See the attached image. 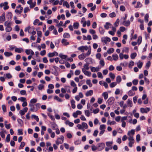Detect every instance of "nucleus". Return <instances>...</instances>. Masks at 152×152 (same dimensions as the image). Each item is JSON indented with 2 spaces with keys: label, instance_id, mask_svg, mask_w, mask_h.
<instances>
[{
  "label": "nucleus",
  "instance_id": "nucleus-1",
  "mask_svg": "<svg viewBox=\"0 0 152 152\" xmlns=\"http://www.w3.org/2000/svg\"><path fill=\"white\" fill-rule=\"evenodd\" d=\"M29 106L30 107V110L33 112H36L40 108V104L37 103L35 104H29Z\"/></svg>",
  "mask_w": 152,
  "mask_h": 152
},
{
  "label": "nucleus",
  "instance_id": "nucleus-2",
  "mask_svg": "<svg viewBox=\"0 0 152 152\" xmlns=\"http://www.w3.org/2000/svg\"><path fill=\"white\" fill-rule=\"evenodd\" d=\"M101 41L102 42L107 44V42H110V41L111 39L110 38L106 37H102L101 39Z\"/></svg>",
  "mask_w": 152,
  "mask_h": 152
},
{
  "label": "nucleus",
  "instance_id": "nucleus-3",
  "mask_svg": "<svg viewBox=\"0 0 152 152\" xmlns=\"http://www.w3.org/2000/svg\"><path fill=\"white\" fill-rule=\"evenodd\" d=\"M8 3L7 2H5L3 3H1L0 4V7L1 8L3 7L4 6V9L5 10H7L9 9V7L8 5Z\"/></svg>",
  "mask_w": 152,
  "mask_h": 152
},
{
  "label": "nucleus",
  "instance_id": "nucleus-4",
  "mask_svg": "<svg viewBox=\"0 0 152 152\" xmlns=\"http://www.w3.org/2000/svg\"><path fill=\"white\" fill-rule=\"evenodd\" d=\"M78 50L81 51L82 52H84V50H87L88 49V47L87 46H81L78 47L77 48Z\"/></svg>",
  "mask_w": 152,
  "mask_h": 152
},
{
  "label": "nucleus",
  "instance_id": "nucleus-5",
  "mask_svg": "<svg viewBox=\"0 0 152 152\" xmlns=\"http://www.w3.org/2000/svg\"><path fill=\"white\" fill-rule=\"evenodd\" d=\"M98 148L99 151H101L104 148L105 145L104 143H100L98 144Z\"/></svg>",
  "mask_w": 152,
  "mask_h": 152
},
{
  "label": "nucleus",
  "instance_id": "nucleus-6",
  "mask_svg": "<svg viewBox=\"0 0 152 152\" xmlns=\"http://www.w3.org/2000/svg\"><path fill=\"white\" fill-rule=\"evenodd\" d=\"M150 110V109L148 107H146L145 108H141L140 109V111L142 113H147Z\"/></svg>",
  "mask_w": 152,
  "mask_h": 152
},
{
  "label": "nucleus",
  "instance_id": "nucleus-7",
  "mask_svg": "<svg viewBox=\"0 0 152 152\" xmlns=\"http://www.w3.org/2000/svg\"><path fill=\"white\" fill-rule=\"evenodd\" d=\"M108 104L110 105H112L114 102V98L113 97L110 98L107 101Z\"/></svg>",
  "mask_w": 152,
  "mask_h": 152
},
{
  "label": "nucleus",
  "instance_id": "nucleus-8",
  "mask_svg": "<svg viewBox=\"0 0 152 152\" xmlns=\"http://www.w3.org/2000/svg\"><path fill=\"white\" fill-rule=\"evenodd\" d=\"M5 20V13L4 12L2 13V15L1 16L0 18V22L2 23Z\"/></svg>",
  "mask_w": 152,
  "mask_h": 152
},
{
  "label": "nucleus",
  "instance_id": "nucleus-9",
  "mask_svg": "<svg viewBox=\"0 0 152 152\" xmlns=\"http://www.w3.org/2000/svg\"><path fill=\"white\" fill-rule=\"evenodd\" d=\"M82 71L85 75H87L88 76H91V72L86 70L83 68L82 69Z\"/></svg>",
  "mask_w": 152,
  "mask_h": 152
},
{
  "label": "nucleus",
  "instance_id": "nucleus-10",
  "mask_svg": "<svg viewBox=\"0 0 152 152\" xmlns=\"http://www.w3.org/2000/svg\"><path fill=\"white\" fill-rule=\"evenodd\" d=\"M91 68V71L92 72H98L99 70V67L96 68L94 67H90Z\"/></svg>",
  "mask_w": 152,
  "mask_h": 152
},
{
  "label": "nucleus",
  "instance_id": "nucleus-11",
  "mask_svg": "<svg viewBox=\"0 0 152 152\" xmlns=\"http://www.w3.org/2000/svg\"><path fill=\"white\" fill-rule=\"evenodd\" d=\"M86 55L85 54L82 53L78 57L80 60H83L86 57Z\"/></svg>",
  "mask_w": 152,
  "mask_h": 152
},
{
  "label": "nucleus",
  "instance_id": "nucleus-12",
  "mask_svg": "<svg viewBox=\"0 0 152 152\" xmlns=\"http://www.w3.org/2000/svg\"><path fill=\"white\" fill-rule=\"evenodd\" d=\"M130 22L129 20H124L123 22V25L126 26H129L130 24Z\"/></svg>",
  "mask_w": 152,
  "mask_h": 152
},
{
  "label": "nucleus",
  "instance_id": "nucleus-13",
  "mask_svg": "<svg viewBox=\"0 0 152 152\" xmlns=\"http://www.w3.org/2000/svg\"><path fill=\"white\" fill-rule=\"evenodd\" d=\"M61 42L64 45H66L69 44V42H67V40L65 39H63Z\"/></svg>",
  "mask_w": 152,
  "mask_h": 152
},
{
  "label": "nucleus",
  "instance_id": "nucleus-14",
  "mask_svg": "<svg viewBox=\"0 0 152 152\" xmlns=\"http://www.w3.org/2000/svg\"><path fill=\"white\" fill-rule=\"evenodd\" d=\"M112 25L109 23L107 22L106 23L105 25H104V27L106 29H108Z\"/></svg>",
  "mask_w": 152,
  "mask_h": 152
},
{
  "label": "nucleus",
  "instance_id": "nucleus-15",
  "mask_svg": "<svg viewBox=\"0 0 152 152\" xmlns=\"http://www.w3.org/2000/svg\"><path fill=\"white\" fill-rule=\"evenodd\" d=\"M93 90H90L86 92V96H89L93 94Z\"/></svg>",
  "mask_w": 152,
  "mask_h": 152
},
{
  "label": "nucleus",
  "instance_id": "nucleus-16",
  "mask_svg": "<svg viewBox=\"0 0 152 152\" xmlns=\"http://www.w3.org/2000/svg\"><path fill=\"white\" fill-rule=\"evenodd\" d=\"M23 51V49L22 48H16L15 49V51L16 52L20 53Z\"/></svg>",
  "mask_w": 152,
  "mask_h": 152
},
{
  "label": "nucleus",
  "instance_id": "nucleus-17",
  "mask_svg": "<svg viewBox=\"0 0 152 152\" xmlns=\"http://www.w3.org/2000/svg\"><path fill=\"white\" fill-rule=\"evenodd\" d=\"M102 95L104 96V98L105 99H107L108 98V94L107 92H104L103 93Z\"/></svg>",
  "mask_w": 152,
  "mask_h": 152
},
{
  "label": "nucleus",
  "instance_id": "nucleus-18",
  "mask_svg": "<svg viewBox=\"0 0 152 152\" xmlns=\"http://www.w3.org/2000/svg\"><path fill=\"white\" fill-rule=\"evenodd\" d=\"M72 107L73 109H74L75 107V102L72 99L71 101Z\"/></svg>",
  "mask_w": 152,
  "mask_h": 152
},
{
  "label": "nucleus",
  "instance_id": "nucleus-19",
  "mask_svg": "<svg viewBox=\"0 0 152 152\" xmlns=\"http://www.w3.org/2000/svg\"><path fill=\"white\" fill-rule=\"evenodd\" d=\"M4 54V55L7 57H9L10 56L12 55L13 54L11 52H5Z\"/></svg>",
  "mask_w": 152,
  "mask_h": 152
},
{
  "label": "nucleus",
  "instance_id": "nucleus-20",
  "mask_svg": "<svg viewBox=\"0 0 152 152\" xmlns=\"http://www.w3.org/2000/svg\"><path fill=\"white\" fill-rule=\"evenodd\" d=\"M11 24L12 23L11 22H8L7 21L5 22L4 23V26L6 27H11Z\"/></svg>",
  "mask_w": 152,
  "mask_h": 152
},
{
  "label": "nucleus",
  "instance_id": "nucleus-21",
  "mask_svg": "<svg viewBox=\"0 0 152 152\" xmlns=\"http://www.w3.org/2000/svg\"><path fill=\"white\" fill-rule=\"evenodd\" d=\"M128 106L129 107H131L132 106V102L130 100L128 99L127 101Z\"/></svg>",
  "mask_w": 152,
  "mask_h": 152
},
{
  "label": "nucleus",
  "instance_id": "nucleus-22",
  "mask_svg": "<svg viewBox=\"0 0 152 152\" xmlns=\"http://www.w3.org/2000/svg\"><path fill=\"white\" fill-rule=\"evenodd\" d=\"M79 24L77 22H76L74 23L73 27L75 29H77L79 28Z\"/></svg>",
  "mask_w": 152,
  "mask_h": 152
},
{
  "label": "nucleus",
  "instance_id": "nucleus-23",
  "mask_svg": "<svg viewBox=\"0 0 152 152\" xmlns=\"http://www.w3.org/2000/svg\"><path fill=\"white\" fill-rule=\"evenodd\" d=\"M128 95L129 96H133L134 94V92L132 90H130L128 92Z\"/></svg>",
  "mask_w": 152,
  "mask_h": 152
},
{
  "label": "nucleus",
  "instance_id": "nucleus-24",
  "mask_svg": "<svg viewBox=\"0 0 152 152\" xmlns=\"http://www.w3.org/2000/svg\"><path fill=\"white\" fill-rule=\"evenodd\" d=\"M142 6V4H141L140 2L138 1L137 2V5L136 6H135V7L136 8H138L141 7Z\"/></svg>",
  "mask_w": 152,
  "mask_h": 152
},
{
  "label": "nucleus",
  "instance_id": "nucleus-25",
  "mask_svg": "<svg viewBox=\"0 0 152 152\" xmlns=\"http://www.w3.org/2000/svg\"><path fill=\"white\" fill-rule=\"evenodd\" d=\"M114 48H111L107 50V53L109 54L112 53L114 51Z\"/></svg>",
  "mask_w": 152,
  "mask_h": 152
},
{
  "label": "nucleus",
  "instance_id": "nucleus-26",
  "mask_svg": "<svg viewBox=\"0 0 152 152\" xmlns=\"http://www.w3.org/2000/svg\"><path fill=\"white\" fill-rule=\"evenodd\" d=\"M59 56L62 59H66L67 56L66 55H63L62 54H59Z\"/></svg>",
  "mask_w": 152,
  "mask_h": 152
},
{
  "label": "nucleus",
  "instance_id": "nucleus-27",
  "mask_svg": "<svg viewBox=\"0 0 152 152\" xmlns=\"http://www.w3.org/2000/svg\"><path fill=\"white\" fill-rule=\"evenodd\" d=\"M134 62L133 61H131L129 64V68H132V66H134Z\"/></svg>",
  "mask_w": 152,
  "mask_h": 152
},
{
  "label": "nucleus",
  "instance_id": "nucleus-28",
  "mask_svg": "<svg viewBox=\"0 0 152 152\" xmlns=\"http://www.w3.org/2000/svg\"><path fill=\"white\" fill-rule=\"evenodd\" d=\"M112 57L113 58V59L115 61L118 60V57L117 54H115L112 55Z\"/></svg>",
  "mask_w": 152,
  "mask_h": 152
},
{
  "label": "nucleus",
  "instance_id": "nucleus-29",
  "mask_svg": "<svg viewBox=\"0 0 152 152\" xmlns=\"http://www.w3.org/2000/svg\"><path fill=\"white\" fill-rule=\"evenodd\" d=\"M23 9V8L21 7L20 10H18L16 9L15 10V12L16 13H19L20 14L22 12Z\"/></svg>",
  "mask_w": 152,
  "mask_h": 152
},
{
  "label": "nucleus",
  "instance_id": "nucleus-30",
  "mask_svg": "<svg viewBox=\"0 0 152 152\" xmlns=\"http://www.w3.org/2000/svg\"><path fill=\"white\" fill-rule=\"evenodd\" d=\"M86 84L88 85L90 87H91L92 86V84L91 83V80H87L86 81Z\"/></svg>",
  "mask_w": 152,
  "mask_h": 152
},
{
  "label": "nucleus",
  "instance_id": "nucleus-31",
  "mask_svg": "<svg viewBox=\"0 0 152 152\" xmlns=\"http://www.w3.org/2000/svg\"><path fill=\"white\" fill-rule=\"evenodd\" d=\"M89 65V63H86L84 65V69L85 70H88L89 69L88 66Z\"/></svg>",
  "mask_w": 152,
  "mask_h": 152
},
{
  "label": "nucleus",
  "instance_id": "nucleus-32",
  "mask_svg": "<svg viewBox=\"0 0 152 152\" xmlns=\"http://www.w3.org/2000/svg\"><path fill=\"white\" fill-rule=\"evenodd\" d=\"M137 56V54L135 53H134L131 54L130 56L132 59H133L135 58Z\"/></svg>",
  "mask_w": 152,
  "mask_h": 152
},
{
  "label": "nucleus",
  "instance_id": "nucleus-33",
  "mask_svg": "<svg viewBox=\"0 0 152 152\" xmlns=\"http://www.w3.org/2000/svg\"><path fill=\"white\" fill-rule=\"evenodd\" d=\"M63 37L64 38H69L70 37V35L69 33H65L64 34Z\"/></svg>",
  "mask_w": 152,
  "mask_h": 152
},
{
  "label": "nucleus",
  "instance_id": "nucleus-34",
  "mask_svg": "<svg viewBox=\"0 0 152 152\" xmlns=\"http://www.w3.org/2000/svg\"><path fill=\"white\" fill-rule=\"evenodd\" d=\"M37 101V100L36 99H32L30 101V103L31 104H34L36 103Z\"/></svg>",
  "mask_w": 152,
  "mask_h": 152
},
{
  "label": "nucleus",
  "instance_id": "nucleus-35",
  "mask_svg": "<svg viewBox=\"0 0 152 152\" xmlns=\"http://www.w3.org/2000/svg\"><path fill=\"white\" fill-rule=\"evenodd\" d=\"M63 6H65L67 8H69V5L68 2L66 1H64L63 3Z\"/></svg>",
  "mask_w": 152,
  "mask_h": 152
},
{
  "label": "nucleus",
  "instance_id": "nucleus-36",
  "mask_svg": "<svg viewBox=\"0 0 152 152\" xmlns=\"http://www.w3.org/2000/svg\"><path fill=\"white\" fill-rule=\"evenodd\" d=\"M142 42V37L141 36H139L137 40V43L138 45H140Z\"/></svg>",
  "mask_w": 152,
  "mask_h": 152
},
{
  "label": "nucleus",
  "instance_id": "nucleus-37",
  "mask_svg": "<svg viewBox=\"0 0 152 152\" xmlns=\"http://www.w3.org/2000/svg\"><path fill=\"white\" fill-rule=\"evenodd\" d=\"M32 117L36 120L38 122L39 121V118L38 116L35 115H32Z\"/></svg>",
  "mask_w": 152,
  "mask_h": 152
},
{
  "label": "nucleus",
  "instance_id": "nucleus-38",
  "mask_svg": "<svg viewBox=\"0 0 152 152\" xmlns=\"http://www.w3.org/2000/svg\"><path fill=\"white\" fill-rule=\"evenodd\" d=\"M5 30L7 32H10L12 30V28L11 27H6L5 28Z\"/></svg>",
  "mask_w": 152,
  "mask_h": 152
},
{
  "label": "nucleus",
  "instance_id": "nucleus-39",
  "mask_svg": "<svg viewBox=\"0 0 152 152\" xmlns=\"http://www.w3.org/2000/svg\"><path fill=\"white\" fill-rule=\"evenodd\" d=\"M121 80V78L120 76H118L116 77V81L118 83H120Z\"/></svg>",
  "mask_w": 152,
  "mask_h": 152
},
{
  "label": "nucleus",
  "instance_id": "nucleus-40",
  "mask_svg": "<svg viewBox=\"0 0 152 152\" xmlns=\"http://www.w3.org/2000/svg\"><path fill=\"white\" fill-rule=\"evenodd\" d=\"M99 30L100 33L101 34H103L104 32V30L103 28L101 27L99 28Z\"/></svg>",
  "mask_w": 152,
  "mask_h": 152
},
{
  "label": "nucleus",
  "instance_id": "nucleus-41",
  "mask_svg": "<svg viewBox=\"0 0 152 152\" xmlns=\"http://www.w3.org/2000/svg\"><path fill=\"white\" fill-rule=\"evenodd\" d=\"M116 84L117 83L116 82H112L110 84V87L113 88L116 85Z\"/></svg>",
  "mask_w": 152,
  "mask_h": 152
},
{
  "label": "nucleus",
  "instance_id": "nucleus-42",
  "mask_svg": "<svg viewBox=\"0 0 152 152\" xmlns=\"http://www.w3.org/2000/svg\"><path fill=\"white\" fill-rule=\"evenodd\" d=\"M142 62H139L137 63V66L140 69L142 67Z\"/></svg>",
  "mask_w": 152,
  "mask_h": 152
},
{
  "label": "nucleus",
  "instance_id": "nucleus-43",
  "mask_svg": "<svg viewBox=\"0 0 152 152\" xmlns=\"http://www.w3.org/2000/svg\"><path fill=\"white\" fill-rule=\"evenodd\" d=\"M109 16L111 18H113L116 16V14L115 12H113L109 15Z\"/></svg>",
  "mask_w": 152,
  "mask_h": 152
},
{
  "label": "nucleus",
  "instance_id": "nucleus-44",
  "mask_svg": "<svg viewBox=\"0 0 152 152\" xmlns=\"http://www.w3.org/2000/svg\"><path fill=\"white\" fill-rule=\"evenodd\" d=\"M12 16V15L11 12H8L7 14V17H8V18H11Z\"/></svg>",
  "mask_w": 152,
  "mask_h": 152
},
{
  "label": "nucleus",
  "instance_id": "nucleus-45",
  "mask_svg": "<svg viewBox=\"0 0 152 152\" xmlns=\"http://www.w3.org/2000/svg\"><path fill=\"white\" fill-rule=\"evenodd\" d=\"M82 125L86 129H87L88 128V126L86 123L85 122H83Z\"/></svg>",
  "mask_w": 152,
  "mask_h": 152
},
{
  "label": "nucleus",
  "instance_id": "nucleus-46",
  "mask_svg": "<svg viewBox=\"0 0 152 152\" xmlns=\"http://www.w3.org/2000/svg\"><path fill=\"white\" fill-rule=\"evenodd\" d=\"M109 76L111 79H113L115 78V77L114 74L112 73H110L109 74Z\"/></svg>",
  "mask_w": 152,
  "mask_h": 152
},
{
  "label": "nucleus",
  "instance_id": "nucleus-47",
  "mask_svg": "<svg viewBox=\"0 0 152 152\" xmlns=\"http://www.w3.org/2000/svg\"><path fill=\"white\" fill-rule=\"evenodd\" d=\"M18 100L20 101L21 102H24L26 100V98L23 97H21L18 98Z\"/></svg>",
  "mask_w": 152,
  "mask_h": 152
},
{
  "label": "nucleus",
  "instance_id": "nucleus-48",
  "mask_svg": "<svg viewBox=\"0 0 152 152\" xmlns=\"http://www.w3.org/2000/svg\"><path fill=\"white\" fill-rule=\"evenodd\" d=\"M140 140V136L139 134H138L136 136V140L138 142Z\"/></svg>",
  "mask_w": 152,
  "mask_h": 152
},
{
  "label": "nucleus",
  "instance_id": "nucleus-49",
  "mask_svg": "<svg viewBox=\"0 0 152 152\" xmlns=\"http://www.w3.org/2000/svg\"><path fill=\"white\" fill-rule=\"evenodd\" d=\"M10 140V135L8 134L7 135L6 138V141L7 142H9Z\"/></svg>",
  "mask_w": 152,
  "mask_h": 152
},
{
  "label": "nucleus",
  "instance_id": "nucleus-50",
  "mask_svg": "<svg viewBox=\"0 0 152 152\" xmlns=\"http://www.w3.org/2000/svg\"><path fill=\"white\" fill-rule=\"evenodd\" d=\"M55 56V54L54 52L52 53H49L48 54V56L49 57L51 58Z\"/></svg>",
  "mask_w": 152,
  "mask_h": 152
},
{
  "label": "nucleus",
  "instance_id": "nucleus-51",
  "mask_svg": "<svg viewBox=\"0 0 152 152\" xmlns=\"http://www.w3.org/2000/svg\"><path fill=\"white\" fill-rule=\"evenodd\" d=\"M149 16L148 14H147L145 16V20L147 22L148 21V18Z\"/></svg>",
  "mask_w": 152,
  "mask_h": 152
},
{
  "label": "nucleus",
  "instance_id": "nucleus-52",
  "mask_svg": "<svg viewBox=\"0 0 152 152\" xmlns=\"http://www.w3.org/2000/svg\"><path fill=\"white\" fill-rule=\"evenodd\" d=\"M38 37H42V32L40 31H37V32Z\"/></svg>",
  "mask_w": 152,
  "mask_h": 152
},
{
  "label": "nucleus",
  "instance_id": "nucleus-53",
  "mask_svg": "<svg viewBox=\"0 0 152 152\" xmlns=\"http://www.w3.org/2000/svg\"><path fill=\"white\" fill-rule=\"evenodd\" d=\"M6 76L8 79H10L12 77V75L10 73L6 74Z\"/></svg>",
  "mask_w": 152,
  "mask_h": 152
},
{
  "label": "nucleus",
  "instance_id": "nucleus-54",
  "mask_svg": "<svg viewBox=\"0 0 152 152\" xmlns=\"http://www.w3.org/2000/svg\"><path fill=\"white\" fill-rule=\"evenodd\" d=\"M59 137L58 138L57 140L56 141V144L57 145H58L59 144H62V143H63V142L59 141Z\"/></svg>",
  "mask_w": 152,
  "mask_h": 152
},
{
  "label": "nucleus",
  "instance_id": "nucleus-55",
  "mask_svg": "<svg viewBox=\"0 0 152 152\" xmlns=\"http://www.w3.org/2000/svg\"><path fill=\"white\" fill-rule=\"evenodd\" d=\"M120 10L121 11H124L125 10V8L124 6L122 5L120 7Z\"/></svg>",
  "mask_w": 152,
  "mask_h": 152
},
{
  "label": "nucleus",
  "instance_id": "nucleus-56",
  "mask_svg": "<svg viewBox=\"0 0 152 152\" xmlns=\"http://www.w3.org/2000/svg\"><path fill=\"white\" fill-rule=\"evenodd\" d=\"M38 87L39 90H41L44 88V86L40 84L38 86Z\"/></svg>",
  "mask_w": 152,
  "mask_h": 152
},
{
  "label": "nucleus",
  "instance_id": "nucleus-57",
  "mask_svg": "<svg viewBox=\"0 0 152 152\" xmlns=\"http://www.w3.org/2000/svg\"><path fill=\"white\" fill-rule=\"evenodd\" d=\"M132 83L134 85H136L138 83V80L137 79H134L133 80Z\"/></svg>",
  "mask_w": 152,
  "mask_h": 152
},
{
  "label": "nucleus",
  "instance_id": "nucleus-58",
  "mask_svg": "<svg viewBox=\"0 0 152 152\" xmlns=\"http://www.w3.org/2000/svg\"><path fill=\"white\" fill-rule=\"evenodd\" d=\"M129 140V142H134V140L133 138V137L130 136L129 137L128 139Z\"/></svg>",
  "mask_w": 152,
  "mask_h": 152
},
{
  "label": "nucleus",
  "instance_id": "nucleus-59",
  "mask_svg": "<svg viewBox=\"0 0 152 152\" xmlns=\"http://www.w3.org/2000/svg\"><path fill=\"white\" fill-rule=\"evenodd\" d=\"M119 19H118L116 22L114 23V25H115V26H118V25L119 23Z\"/></svg>",
  "mask_w": 152,
  "mask_h": 152
},
{
  "label": "nucleus",
  "instance_id": "nucleus-60",
  "mask_svg": "<svg viewBox=\"0 0 152 152\" xmlns=\"http://www.w3.org/2000/svg\"><path fill=\"white\" fill-rule=\"evenodd\" d=\"M17 120L18 123L22 126L23 125L22 120L20 119H18Z\"/></svg>",
  "mask_w": 152,
  "mask_h": 152
},
{
  "label": "nucleus",
  "instance_id": "nucleus-61",
  "mask_svg": "<svg viewBox=\"0 0 152 152\" xmlns=\"http://www.w3.org/2000/svg\"><path fill=\"white\" fill-rule=\"evenodd\" d=\"M128 64V63L126 62H125L124 63H121L120 65L124 66H126Z\"/></svg>",
  "mask_w": 152,
  "mask_h": 152
},
{
  "label": "nucleus",
  "instance_id": "nucleus-62",
  "mask_svg": "<svg viewBox=\"0 0 152 152\" xmlns=\"http://www.w3.org/2000/svg\"><path fill=\"white\" fill-rule=\"evenodd\" d=\"M30 10L29 9L28 7H25L24 10V13H26L27 12L29 11Z\"/></svg>",
  "mask_w": 152,
  "mask_h": 152
},
{
  "label": "nucleus",
  "instance_id": "nucleus-63",
  "mask_svg": "<svg viewBox=\"0 0 152 152\" xmlns=\"http://www.w3.org/2000/svg\"><path fill=\"white\" fill-rule=\"evenodd\" d=\"M20 94L21 95H24L26 94V91L24 90H22L20 91Z\"/></svg>",
  "mask_w": 152,
  "mask_h": 152
},
{
  "label": "nucleus",
  "instance_id": "nucleus-64",
  "mask_svg": "<svg viewBox=\"0 0 152 152\" xmlns=\"http://www.w3.org/2000/svg\"><path fill=\"white\" fill-rule=\"evenodd\" d=\"M147 132L148 134H151L152 133V129L151 128H148L147 129Z\"/></svg>",
  "mask_w": 152,
  "mask_h": 152
}]
</instances>
